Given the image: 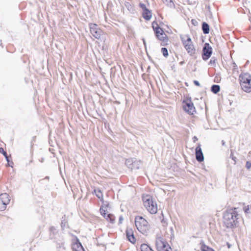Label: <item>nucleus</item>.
Returning <instances> with one entry per match:
<instances>
[{"instance_id": "nucleus-1", "label": "nucleus", "mask_w": 251, "mask_h": 251, "mask_svg": "<svg viewBox=\"0 0 251 251\" xmlns=\"http://www.w3.org/2000/svg\"><path fill=\"white\" fill-rule=\"evenodd\" d=\"M237 216L236 208L226 210L224 215V222L227 227H231L235 225Z\"/></svg>"}, {"instance_id": "nucleus-2", "label": "nucleus", "mask_w": 251, "mask_h": 251, "mask_svg": "<svg viewBox=\"0 0 251 251\" xmlns=\"http://www.w3.org/2000/svg\"><path fill=\"white\" fill-rule=\"evenodd\" d=\"M135 225L139 232L144 235H147L150 230V226L148 221L143 217L140 216L135 218Z\"/></svg>"}, {"instance_id": "nucleus-3", "label": "nucleus", "mask_w": 251, "mask_h": 251, "mask_svg": "<svg viewBox=\"0 0 251 251\" xmlns=\"http://www.w3.org/2000/svg\"><path fill=\"white\" fill-rule=\"evenodd\" d=\"M180 39L184 48L187 50V53L191 56L195 54L196 50L195 49L193 42L191 37L188 35H181Z\"/></svg>"}, {"instance_id": "nucleus-4", "label": "nucleus", "mask_w": 251, "mask_h": 251, "mask_svg": "<svg viewBox=\"0 0 251 251\" xmlns=\"http://www.w3.org/2000/svg\"><path fill=\"white\" fill-rule=\"evenodd\" d=\"M144 205L147 210L151 214H155L157 211V206L155 202L153 201L152 197L148 195L143 196Z\"/></svg>"}, {"instance_id": "nucleus-5", "label": "nucleus", "mask_w": 251, "mask_h": 251, "mask_svg": "<svg viewBox=\"0 0 251 251\" xmlns=\"http://www.w3.org/2000/svg\"><path fill=\"white\" fill-rule=\"evenodd\" d=\"M155 245L158 251H172L168 243L162 238H156Z\"/></svg>"}, {"instance_id": "nucleus-6", "label": "nucleus", "mask_w": 251, "mask_h": 251, "mask_svg": "<svg viewBox=\"0 0 251 251\" xmlns=\"http://www.w3.org/2000/svg\"><path fill=\"white\" fill-rule=\"evenodd\" d=\"M152 26L156 37L161 41H164L166 35L162 29L159 26L157 23L155 22H153L152 23Z\"/></svg>"}, {"instance_id": "nucleus-7", "label": "nucleus", "mask_w": 251, "mask_h": 251, "mask_svg": "<svg viewBox=\"0 0 251 251\" xmlns=\"http://www.w3.org/2000/svg\"><path fill=\"white\" fill-rule=\"evenodd\" d=\"M90 32L96 39H100L102 34V31L99 28V26L95 24H89Z\"/></svg>"}, {"instance_id": "nucleus-8", "label": "nucleus", "mask_w": 251, "mask_h": 251, "mask_svg": "<svg viewBox=\"0 0 251 251\" xmlns=\"http://www.w3.org/2000/svg\"><path fill=\"white\" fill-rule=\"evenodd\" d=\"M10 202L9 195L6 193L0 195V210L4 211Z\"/></svg>"}, {"instance_id": "nucleus-9", "label": "nucleus", "mask_w": 251, "mask_h": 251, "mask_svg": "<svg viewBox=\"0 0 251 251\" xmlns=\"http://www.w3.org/2000/svg\"><path fill=\"white\" fill-rule=\"evenodd\" d=\"M107 205H102L100 208V212L101 214L107 220L111 223H114L115 221V216L111 214H108L106 213L107 211Z\"/></svg>"}, {"instance_id": "nucleus-10", "label": "nucleus", "mask_w": 251, "mask_h": 251, "mask_svg": "<svg viewBox=\"0 0 251 251\" xmlns=\"http://www.w3.org/2000/svg\"><path fill=\"white\" fill-rule=\"evenodd\" d=\"M212 53V48L209 46V44L206 43L203 48L202 50V58L203 60H207L211 55Z\"/></svg>"}, {"instance_id": "nucleus-11", "label": "nucleus", "mask_w": 251, "mask_h": 251, "mask_svg": "<svg viewBox=\"0 0 251 251\" xmlns=\"http://www.w3.org/2000/svg\"><path fill=\"white\" fill-rule=\"evenodd\" d=\"M182 107L183 110H193L195 109L194 103L190 98H187L183 100L182 102Z\"/></svg>"}, {"instance_id": "nucleus-12", "label": "nucleus", "mask_w": 251, "mask_h": 251, "mask_svg": "<svg viewBox=\"0 0 251 251\" xmlns=\"http://www.w3.org/2000/svg\"><path fill=\"white\" fill-rule=\"evenodd\" d=\"M126 164L128 166V167L130 168L131 170H133L135 169H138L139 168L140 161H135L133 162L131 159H127L126 161Z\"/></svg>"}, {"instance_id": "nucleus-13", "label": "nucleus", "mask_w": 251, "mask_h": 251, "mask_svg": "<svg viewBox=\"0 0 251 251\" xmlns=\"http://www.w3.org/2000/svg\"><path fill=\"white\" fill-rule=\"evenodd\" d=\"M196 159L199 162H201L204 159L203 153L202 152L200 144H199L198 146L196 148Z\"/></svg>"}, {"instance_id": "nucleus-14", "label": "nucleus", "mask_w": 251, "mask_h": 251, "mask_svg": "<svg viewBox=\"0 0 251 251\" xmlns=\"http://www.w3.org/2000/svg\"><path fill=\"white\" fill-rule=\"evenodd\" d=\"M240 84L251 82V75L248 73L241 74L239 76Z\"/></svg>"}, {"instance_id": "nucleus-15", "label": "nucleus", "mask_w": 251, "mask_h": 251, "mask_svg": "<svg viewBox=\"0 0 251 251\" xmlns=\"http://www.w3.org/2000/svg\"><path fill=\"white\" fill-rule=\"evenodd\" d=\"M127 238L132 243L135 242V238L134 237L133 230L131 228H127L126 231Z\"/></svg>"}, {"instance_id": "nucleus-16", "label": "nucleus", "mask_w": 251, "mask_h": 251, "mask_svg": "<svg viewBox=\"0 0 251 251\" xmlns=\"http://www.w3.org/2000/svg\"><path fill=\"white\" fill-rule=\"evenodd\" d=\"M242 90L247 93L251 92V82L240 84Z\"/></svg>"}, {"instance_id": "nucleus-17", "label": "nucleus", "mask_w": 251, "mask_h": 251, "mask_svg": "<svg viewBox=\"0 0 251 251\" xmlns=\"http://www.w3.org/2000/svg\"><path fill=\"white\" fill-rule=\"evenodd\" d=\"M143 18L146 20H149L151 19L152 16L151 12L148 9L143 11L142 13Z\"/></svg>"}, {"instance_id": "nucleus-18", "label": "nucleus", "mask_w": 251, "mask_h": 251, "mask_svg": "<svg viewBox=\"0 0 251 251\" xmlns=\"http://www.w3.org/2000/svg\"><path fill=\"white\" fill-rule=\"evenodd\" d=\"M73 249L74 251H84L82 246L80 243L74 244Z\"/></svg>"}, {"instance_id": "nucleus-19", "label": "nucleus", "mask_w": 251, "mask_h": 251, "mask_svg": "<svg viewBox=\"0 0 251 251\" xmlns=\"http://www.w3.org/2000/svg\"><path fill=\"white\" fill-rule=\"evenodd\" d=\"M202 29L204 34H208L209 32V26L205 22H203L202 24Z\"/></svg>"}, {"instance_id": "nucleus-20", "label": "nucleus", "mask_w": 251, "mask_h": 251, "mask_svg": "<svg viewBox=\"0 0 251 251\" xmlns=\"http://www.w3.org/2000/svg\"><path fill=\"white\" fill-rule=\"evenodd\" d=\"M94 192L96 196L101 201L103 202V195L101 191L99 189H95Z\"/></svg>"}, {"instance_id": "nucleus-21", "label": "nucleus", "mask_w": 251, "mask_h": 251, "mask_svg": "<svg viewBox=\"0 0 251 251\" xmlns=\"http://www.w3.org/2000/svg\"><path fill=\"white\" fill-rule=\"evenodd\" d=\"M220 90V87L218 85H213L211 87V91L214 94L218 93Z\"/></svg>"}, {"instance_id": "nucleus-22", "label": "nucleus", "mask_w": 251, "mask_h": 251, "mask_svg": "<svg viewBox=\"0 0 251 251\" xmlns=\"http://www.w3.org/2000/svg\"><path fill=\"white\" fill-rule=\"evenodd\" d=\"M201 251H214L213 249L207 246L203 243L201 244Z\"/></svg>"}, {"instance_id": "nucleus-23", "label": "nucleus", "mask_w": 251, "mask_h": 251, "mask_svg": "<svg viewBox=\"0 0 251 251\" xmlns=\"http://www.w3.org/2000/svg\"><path fill=\"white\" fill-rule=\"evenodd\" d=\"M141 251H150L151 249L147 244H144L141 246Z\"/></svg>"}, {"instance_id": "nucleus-24", "label": "nucleus", "mask_w": 251, "mask_h": 251, "mask_svg": "<svg viewBox=\"0 0 251 251\" xmlns=\"http://www.w3.org/2000/svg\"><path fill=\"white\" fill-rule=\"evenodd\" d=\"M0 152L3 154V155L5 156V158L7 162H9L8 157L7 156V153L5 151L3 148H0Z\"/></svg>"}, {"instance_id": "nucleus-25", "label": "nucleus", "mask_w": 251, "mask_h": 251, "mask_svg": "<svg viewBox=\"0 0 251 251\" xmlns=\"http://www.w3.org/2000/svg\"><path fill=\"white\" fill-rule=\"evenodd\" d=\"M161 52L165 57H167L168 55V50L166 48H162L161 49Z\"/></svg>"}, {"instance_id": "nucleus-26", "label": "nucleus", "mask_w": 251, "mask_h": 251, "mask_svg": "<svg viewBox=\"0 0 251 251\" xmlns=\"http://www.w3.org/2000/svg\"><path fill=\"white\" fill-rule=\"evenodd\" d=\"M164 3H166V4L169 5L170 7L173 6L174 4L172 1V0H163Z\"/></svg>"}, {"instance_id": "nucleus-27", "label": "nucleus", "mask_w": 251, "mask_h": 251, "mask_svg": "<svg viewBox=\"0 0 251 251\" xmlns=\"http://www.w3.org/2000/svg\"><path fill=\"white\" fill-rule=\"evenodd\" d=\"M139 6L141 8H142L143 11L146 10L147 9H148L147 7H146V6L145 4L144 3H140L139 4Z\"/></svg>"}, {"instance_id": "nucleus-28", "label": "nucleus", "mask_w": 251, "mask_h": 251, "mask_svg": "<svg viewBox=\"0 0 251 251\" xmlns=\"http://www.w3.org/2000/svg\"><path fill=\"white\" fill-rule=\"evenodd\" d=\"M243 209H244V212H245L246 213H250V208H249V205L245 206L243 208Z\"/></svg>"}, {"instance_id": "nucleus-29", "label": "nucleus", "mask_w": 251, "mask_h": 251, "mask_svg": "<svg viewBox=\"0 0 251 251\" xmlns=\"http://www.w3.org/2000/svg\"><path fill=\"white\" fill-rule=\"evenodd\" d=\"M216 60L215 59H213V58H212L209 63V65H212L214 64L215 63Z\"/></svg>"}, {"instance_id": "nucleus-30", "label": "nucleus", "mask_w": 251, "mask_h": 251, "mask_svg": "<svg viewBox=\"0 0 251 251\" xmlns=\"http://www.w3.org/2000/svg\"><path fill=\"white\" fill-rule=\"evenodd\" d=\"M246 166L248 169H250L251 168V163L249 161H247L246 162Z\"/></svg>"}, {"instance_id": "nucleus-31", "label": "nucleus", "mask_w": 251, "mask_h": 251, "mask_svg": "<svg viewBox=\"0 0 251 251\" xmlns=\"http://www.w3.org/2000/svg\"><path fill=\"white\" fill-rule=\"evenodd\" d=\"M230 157L232 158V159H233L235 161V162H236V161H235L236 157L233 156V153L232 151H231V153L230 155Z\"/></svg>"}, {"instance_id": "nucleus-32", "label": "nucleus", "mask_w": 251, "mask_h": 251, "mask_svg": "<svg viewBox=\"0 0 251 251\" xmlns=\"http://www.w3.org/2000/svg\"><path fill=\"white\" fill-rule=\"evenodd\" d=\"M66 222L63 220L62 221L61 223V226L62 228H64L66 226Z\"/></svg>"}, {"instance_id": "nucleus-33", "label": "nucleus", "mask_w": 251, "mask_h": 251, "mask_svg": "<svg viewBox=\"0 0 251 251\" xmlns=\"http://www.w3.org/2000/svg\"><path fill=\"white\" fill-rule=\"evenodd\" d=\"M126 6L129 10H130V9H131L132 8L131 4L129 2H127L126 4Z\"/></svg>"}, {"instance_id": "nucleus-34", "label": "nucleus", "mask_w": 251, "mask_h": 251, "mask_svg": "<svg viewBox=\"0 0 251 251\" xmlns=\"http://www.w3.org/2000/svg\"><path fill=\"white\" fill-rule=\"evenodd\" d=\"M185 112L189 115H193L194 112H195L196 113V111H193V112H192L191 111L188 110V111H185Z\"/></svg>"}, {"instance_id": "nucleus-35", "label": "nucleus", "mask_w": 251, "mask_h": 251, "mask_svg": "<svg viewBox=\"0 0 251 251\" xmlns=\"http://www.w3.org/2000/svg\"><path fill=\"white\" fill-rule=\"evenodd\" d=\"M233 70L234 71H235L237 69V65L235 64V63H233Z\"/></svg>"}, {"instance_id": "nucleus-36", "label": "nucleus", "mask_w": 251, "mask_h": 251, "mask_svg": "<svg viewBox=\"0 0 251 251\" xmlns=\"http://www.w3.org/2000/svg\"><path fill=\"white\" fill-rule=\"evenodd\" d=\"M194 83L197 86H200V84L199 83V82L197 80H194Z\"/></svg>"}, {"instance_id": "nucleus-37", "label": "nucleus", "mask_w": 251, "mask_h": 251, "mask_svg": "<svg viewBox=\"0 0 251 251\" xmlns=\"http://www.w3.org/2000/svg\"><path fill=\"white\" fill-rule=\"evenodd\" d=\"M198 138H197V137L196 136H194L193 137V141H194V142H196L197 141H198Z\"/></svg>"}, {"instance_id": "nucleus-38", "label": "nucleus", "mask_w": 251, "mask_h": 251, "mask_svg": "<svg viewBox=\"0 0 251 251\" xmlns=\"http://www.w3.org/2000/svg\"><path fill=\"white\" fill-rule=\"evenodd\" d=\"M123 220V218L122 217H120L119 221L120 223H122V220Z\"/></svg>"}, {"instance_id": "nucleus-39", "label": "nucleus", "mask_w": 251, "mask_h": 251, "mask_svg": "<svg viewBox=\"0 0 251 251\" xmlns=\"http://www.w3.org/2000/svg\"><path fill=\"white\" fill-rule=\"evenodd\" d=\"M222 144L223 146H225L226 143H225V142L224 141V140H222Z\"/></svg>"}, {"instance_id": "nucleus-40", "label": "nucleus", "mask_w": 251, "mask_h": 251, "mask_svg": "<svg viewBox=\"0 0 251 251\" xmlns=\"http://www.w3.org/2000/svg\"><path fill=\"white\" fill-rule=\"evenodd\" d=\"M184 63V61H181L180 62H179V64L181 65H183Z\"/></svg>"}, {"instance_id": "nucleus-41", "label": "nucleus", "mask_w": 251, "mask_h": 251, "mask_svg": "<svg viewBox=\"0 0 251 251\" xmlns=\"http://www.w3.org/2000/svg\"><path fill=\"white\" fill-rule=\"evenodd\" d=\"M227 245L228 248H229L230 247V244L229 243H227Z\"/></svg>"}, {"instance_id": "nucleus-42", "label": "nucleus", "mask_w": 251, "mask_h": 251, "mask_svg": "<svg viewBox=\"0 0 251 251\" xmlns=\"http://www.w3.org/2000/svg\"><path fill=\"white\" fill-rule=\"evenodd\" d=\"M143 43H144V45L146 46V42L144 39H143Z\"/></svg>"}, {"instance_id": "nucleus-43", "label": "nucleus", "mask_w": 251, "mask_h": 251, "mask_svg": "<svg viewBox=\"0 0 251 251\" xmlns=\"http://www.w3.org/2000/svg\"><path fill=\"white\" fill-rule=\"evenodd\" d=\"M88 114H90V113L88 112V110H86L85 111Z\"/></svg>"}]
</instances>
